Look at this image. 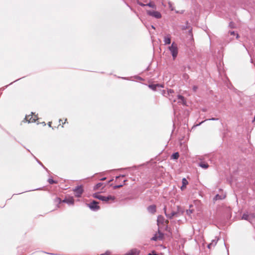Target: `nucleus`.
Segmentation results:
<instances>
[{"instance_id":"c9c22d12","label":"nucleus","mask_w":255,"mask_h":255,"mask_svg":"<svg viewBox=\"0 0 255 255\" xmlns=\"http://www.w3.org/2000/svg\"><path fill=\"white\" fill-rule=\"evenodd\" d=\"M159 87L163 88V85L159 84Z\"/></svg>"},{"instance_id":"b1692460","label":"nucleus","mask_w":255,"mask_h":255,"mask_svg":"<svg viewBox=\"0 0 255 255\" xmlns=\"http://www.w3.org/2000/svg\"><path fill=\"white\" fill-rule=\"evenodd\" d=\"M54 201L55 203H58V204H60L61 202H62V201L61 200V199L59 198H58V197H57L55 199Z\"/></svg>"},{"instance_id":"4c0bfd02","label":"nucleus","mask_w":255,"mask_h":255,"mask_svg":"<svg viewBox=\"0 0 255 255\" xmlns=\"http://www.w3.org/2000/svg\"><path fill=\"white\" fill-rule=\"evenodd\" d=\"M194 202L196 203H198L199 202V201H195Z\"/></svg>"},{"instance_id":"423d86ee","label":"nucleus","mask_w":255,"mask_h":255,"mask_svg":"<svg viewBox=\"0 0 255 255\" xmlns=\"http://www.w3.org/2000/svg\"><path fill=\"white\" fill-rule=\"evenodd\" d=\"M98 202L96 201H93L91 203L88 204V206L92 210L96 211L100 209V207L98 205Z\"/></svg>"},{"instance_id":"7ed1b4c3","label":"nucleus","mask_w":255,"mask_h":255,"mask_svg":"<svg viewBox=\"0 0 255 255\" xmlns=\"http://www.w3.org/2000/svg\"><path fill=\"white\" fill-rule=\"evenodd\" d=\"M38 119L37 115L31 113L30 115H27L25 116L24 120L28 123L35 122Z\"/></svg>"},{"instance_id":"dca6fc26","label":"nucleus","mask_w":255,"mask_h":255,"mask_svg":"<svg viewBox=\"0 0 255 255\" xmlns=\"http://www.w3.org/2000/svg\"><path fill=\"white\" fill-rule=\"evenodd\" d=\"M148 210L149 212L154 213L156 211V206L154 205H151L148 207Z\"/></svg>"},{"instance_id":"2f4dec72","label":"nucleus","mask_w":255,"mask_h":255,"mask_svg":"<svg viewBox=\"0 0 255 255\" xmlns=\"http://www.w3.org/2000/svg\"><path fill=\"white\" fill-rule=\"evenodd\" d=\"M123 186V185H116L114 187L115 188H118L122 187Z\"/></svg>"},{"instance_id":"5701e85b","label":"nucleus","mask_w":255,"mask_h":255,"mask_svg":"<svg viewBox=\"0 0 255 255\" xmlns=\"http://www.w3.org/2000/svg\"><path fill=\"white\" fill-rule=\"evenodd\" d=\"M193 207L192 205H190V209L188 210H187V212L189 214H192L194 212V210L191 209V208Z\"/></svg>"},{"instance_id":"e433bc0d","label":"nucleus","mask_w":255,"mask_h":255,"mask_svg":"<svg viewBox=\"0 0 255 255\" xmlns=\"http://www.w3.org/2000/svg\"><path fill=\"white\" fill-rule=\"evenodd\" d=\"M106 179V178L104 177V178H103L101 179V180H105Z\"/></svg>"},{"instance_id":"f03ea898","label":"nucleus","mask_w":255,"mask_h":255,"mask_svg":"<svg viewBox=\"0 0 255 255\" xmlns=\"http://www.w3.org/2000/svg\"><path fill=\"white\" fill-rule=\"evenodd\" d=\"M94 197L100 200L106 202H107L109 200L114 201L115 200V197L112 196H104L98 194H95L94 195Z\"/></svg>"},{"instance_id":"72a5a7b5","label":"nucleus","mask_w":255,"mask_h":255,"mask_svg":"<svg viewBox=\"0 0 255 255\" xmlns=\"http://www.w3.org/2000/svg\"><path fill=\"white\" fill-rule=\"evenodd\" d=\"M253 123L254 124V125H255V117H254V120L253 121Z\"/></svg>"},{"instance_id":"7c9ffc66","label":"nucleus","mask_w":255,"mask_h":255,"mask_svg":"<svg viewBox=\"0 0 255 255\" xmlns=\"http://www.w3.org/2000/svg\"><path fill=\"white\" fill-rule=\"evenodd\" d=\"M148 255H157L154 251L152 252V253L148 254Z\"/></svg>"},{"instance_id":"f3484780","label":"nucleus","mask_w":255,"mask_h":255,"mask_svg":"<svg viewBox=\"0 0 255 255\" xmlns=\"http://www.w3.org/2000/svg\"><path fill=\"white\" fill-rule=\"evenodd\" d=\"M199 166L204 169H207L209 167L208 164L204 162H201L199 164Z\"/></svg>"},{"instance_id":"c756f323","label":"nucleus","mask_w":255,"mask_h":255,"mask_svg":"<svg viewBox=\"0 0 255 255\" xmlns=\"http://www.w3.org/2000/svg\"><path fill=\"white\" fill-rule=\"evenodd\" d=\"M137 3H138L139 5H140V6H145V5H146V4H144L142 3V2H139V1H138V2H137Z\"/></svg>"},{"instance_id":"6e6552de","label":"nucleus","mask_w":255,"mask_h":255,"mask_svg":"<svg viewBox=\"0 0 255 255\" xmlns=\"http://www.w3.org/2000/svg\"><path fill=\"white\" fill-rule=\"evenodd\" d=\"M173 93H174V91L173 90H172V89L168 90V91H167L168 96H167L165 95V94H166L165 91V90L162 91V94L164 96L167 97L171 101H173V102H175L176 101V100L175 99L172 100V98L171 97L172 96L170 95L171 94H172Z\"/></svg>"},{"instance_id":"412c9836","label":"nucleus","mask_w":255,"mask_h":255,"mask_svg":"<svg viewBox=\"0 0 255 255\" xmlns=\"http://www.w3.org/2000/svg\"><path fill=\"white\" fill-rule=\"evenodd\" d=\"M146 5L154 8H156V6L153 2H150L146 4Z\"/></svg>"},{"instance_id":"ddd939ff","label":"nucleus","mask_w":255,"mask_h":255,"mask_svg":"<svg viewBox=\"0 0 255 255\" xmlns=\"http://www.w3.org/2000/svg\"><path fill=\"white\" fill-rule=\"evenodd\" d=\"M178 98L179 100V103H181L182 104L185 105L186 104V101L184 97L181 95H178Z\"/></svg>"},{"instance_id":"4468645a","label":"nucleus","mask_w":255,"mask_h":255,"mask_svg":"<svg viewBox=\"0 0 255 255\" xmlns=\"http://www.w3.org/2000/svg\"><path fill=\"white\" fill-rule=\"evenodd\" d=\"M105 186V185H104L103 183H99L95 185L94 187V189L99 190L100 189H103Z\"/></svg>"},{"instance_id":"f8f14e48","label":"nucleus","mask_w":255,"mask_h":255,"mask_svg":"<svg viewBox=\"0 0 255 255\" xmlns=\"http://www.w3.org/2000/svg\"><path fill=\"white\" fill-rule=\"evenodd\" d=\"M62 202L66 203L69 204H74V200L73 197H70L68 199H64L62 200Z\"/></svg>"},{"instance_id":"a211bd4d","label":"nucleus","mask_w":255,"mask_h":255,"mask_svg":"<svg viewBox=\"0 0 255 255\" xmlns=\"http://www.w3.org/2000/svg\"><path fill=\"white\" fill-rule=\"evenodd\" d=\"M242 219L246 220L249 221H250V220H251L250 215L248 214H243V215L242 216Z\"/></svg>"},{"instance_id":"c85d7f7f","label":"nucleus","mask_w":255,"mask_h":255,"mask_svg":"<svg viewBox=\"0 0 255 255\" xmlns=\"http://www.w3.org/2000/svg\"><path fill=\"white\" fill-rule=\"evenodd\" d=\"M111 253L109 251L106 252L105 254H102L101 255H110Z\"/></svg>"},{"instance_id":"4be33fe9","label":"nucleus","mask_w":255,"mask_h":255,"mask_svg":"<svg viewBox=\"0 0 255 255\" xmlns=\"http://www.w3.org/2000/svg\"><path fill=\"white\" fill-rule=\"evenodd\" d=\"M164 210H165V213H166V209L165 208H164ZM166 214V213H165ZM175 214V212H172L171 214H166V216L168 217V218H171L172 217H173Z\"/></svg>"},{"instance_id":"9b49d317","label":"nucleus","mask_w":255,"mask_h":255,"mask_svg":"<svg viewBox=\"0 0 255 255\" xmlns=\"http://www.w3.org/2000/svg\"><path fill=\"white\" fill-rule=\"evenodd\" d=\"M182 185L181 187V190L183 191L186 188V186L188 184V182L186 178H183L182 180Z\"/></svg>"},{"instance_id":"20e7f679","label":"nucleus","mask_w":255,"mask_h":255,"mask_svg":"<svg viewBox=\"0 0 255 255\" xmlns=\"http://www.w3.org/2000/svg\"><path fill=\"white\" fill-rule=\"evenodd\" d=\"M146 12L149 15L152 16L156 18H160L161 17V13L157 11L147 10Z\"/></svg>"},{"instance_id":"39448f33","label":"nucleus","mask_w":255,"mask_h":255,"mask_svg":"<svg viewBox=\"0 0 255 255\" xmlns=\"http://www.w3.org/2000/svg\"><path fill=\"white\" fill-rule=\"evenodd\" d=\"M163 234L158 231V232L154 235L151 240L154 241L162 240L163 239Z\"/></svg>"},{"instance_id":"1a4fd4ad","label":"nucleus","mask_w":255,"mask_h":255,"mask_svg":"<svg viewBox=\"0 0 255 255\" xmlns=\"http://www.w3.org/2000/svg\"><path fill=\"white\" fill-rule=\"evenodd\" d=\"M158 225L159 224H163V225H167L168 223V221L167 220H165L164 217L162 216H159L157 218V220Z\"/></svg>"},{"instance_id":"473e14b6","label":"nucleus","mask_w":255,"mask_h":255,"mask_svg":"<svg viewBox=\"0 0 255 255\" xmlns=\"http://www.w3.org/2000/svg\"><path fill=\"white\" fill-rule=\"evenodd\" d=\"M229 33L231 35H235L236 34L234 31H230Z\"/></svg>"},{"instance_id":"bb28decb","label":"nucleus","mask_w":255,"mask_h":255,"mask_svg":"<svg viewBox=\"0 0 255 255\" xmlns=\"http://www.w3.org/2000/svg\"><path fill=\"white\" fill-rule=\"evenodd\" d=\"M192 89H193V91L195 92L197 91V90L198 89V87L197 86H194L193 87Z\"/></svg>"},{"instance_id":"393cba45","label":"nucleus","mask_w":255,"mask_h":255,"mask_svg":"<svg viewBox=\"0 0 255 255\" xmlns=\"http://www.w3.org/2000/svg\"><path fill=\"white\" fill-rule=\"evenodd\" d=\"M216 242H213L212 243H210V244H209L208 245V248L210 249H211L212 246H215L216 245Z\"/></svg>"},{"instance_id":"0eeeda50","label":"nucleus","mask_w":255,"mask_h":255,"mask_svg":"<svg viewBox=\"0 0 255 255\" xmlns=\"http://www.w3.org/2000/svg\"><path fill=\"white\" fill-rule=\"evenodd\" d=\"M74 192L75 193V195L77 197H79L81 196L83 192V187L80 186L77 187L75 189H74Z\"/></svg>"},{"instance_id":"f704fd0d","label":"nucleus","mask_w":255,"mask_h":255,"mask_svg":"<svg viewBox=\"0 0 255 255\" xmlns=\"http://www.w3.org/2000/svg\"><path fill=\"white\" fill-rule=\"evenodd\" d=\"M51 123H52L51 122H49L48 124L49 126L50 127H51Z\"/></svg>"},{"instance_id":"9d476101","label":"nucleus","mask_w":255,"mask_h":255,"mask_svg":"<svg viewBox=\"0 0 255 255\" xmlns=\"http://www.w3.org/2000/svg\"><path fill=\"white\" fill-rule=\"evenodd\" d=\"M139 251L136 249H133L128 252L125 255H139Z\"/></svg>"},{"instance_id":"aec40b11","label":"nucleus","mask_w":255,"mask_h":255,"mask_svg":"<svg viewBox=\"0 0 255 255\" xmlns=\"http://www.w3.org/2000/svg\"><path fill=\"white\" fill-rule=\"evenodd\" d=\"M159 86V84H151L149 85V87L154 91L156 90V87Z\"/></svg>"},{"instance_id":"a878e982","label":"nucleus","mask_w":255,"mask_h":255,"mask_svg":"<svg viewBox=\"0 0 255 255\" xmlns=\"http://www.w3.org/2000/svg\"><path fill=\"white\" fill-rule=\"evenodd\" d=\"M48 182L50 184H52L54 183H56V182H55L54 180H53L52 179H48Z\"/></svg>"},{"instance_id":"cd10ccee","label":"nucleus","mask_w":255,"mask_h":255,"mask_svg":"<svg viewBox=\"0 0 255 255\" xmlns=\"http://www.w3.org/2000/svg\"><path fill=\"white\" fill-rule=\"evenodd\" d=\"M61 122H62V127H63V125H64V124H65V123H66V122H67V119H65L64 120V123H63V122H62V120L60 119V120H59V122L60 123Z\"/></svg>"},{"instance_id":"2eb2a0df","label":"nucleus","mask_w":255,"mask_h":255,"mask_svg":"<svg viewBox=\"0 0 255 255\" xmlns=\"http://www.w3.org/2000/svg\"><path fill=\"white\" fill-rule=\"evenodd\" d=\"M164 42L165 44H169L171 42V38L169 35H167L164 37Z\"/></svg>"},{"instance_id":"6ab92c4d","label":"nucleus","mask_w":255,"mask_h":255,"mask_svg":"<svg viewBox=\"0 0 255 255\" xmlns=\"http://www.w3.org/2000/svg\"><path fill=\"white\" fill-rule=\"evenodd\" d=\"M179 157V154L178 152H175L173 153L171 156V158L173 159H177Z\"/></svg>"},{"instance_id":"58836bf2","label":"nucleus","mask_w":255,"mask_h":255,"mask_svg":"<svg viewBox=\"0 0 255 255\" xmlns=\"http://www.w3.org/2000/svg\"><path fill=\"white\" fill-rule=\"evenodd\" d=\"M236 35H237V38H238L239 37V34H236Z\"/></svg>"},{"instance_id":"f257e3e1","label":"nucleus","mask_w":255,"mask_h":255,"mask_svg":"<svg viewBox=\"0 0 255 255\" xmlns=\"http://www.w3.org/2000/svg\"><path fill=\"white\" fill-rule=\"evenodd\" d=\"M169 49L172 54L173 59H175L177 56L178 52L177 45L174 42H173L171 45L169 47Z\"/></svg>"}]
</instances>
